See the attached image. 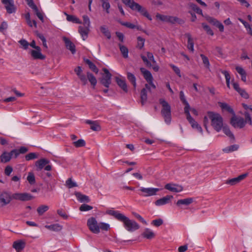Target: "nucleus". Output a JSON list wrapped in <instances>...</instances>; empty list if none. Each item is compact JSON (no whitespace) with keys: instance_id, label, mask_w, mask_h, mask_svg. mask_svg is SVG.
<instances>
[{"instance_id":"2","label":"nucleus","mask_w":252,"mask_h":252,"mask_svg":"<svg viewBox=\"0 0 252 252\" xmlns=\"http://www.w3.org/2000/svg\"><path fill=\"white\" fill-rule=\"evenodd\" d=\"M208 115L211 120V126L217 132L220 131L223 126V119L221 115L212 111L208 112Z\"/></svg>"},{"instance_id":"52","label":"nucleus","mask_w":252,"mask_h":252,"mask_svg":"<svg viewBox=\"0 0 252 252\" xmlns=\"http://www.w3.org/2000/svg\"><path fill=\"white\" fill-rule=\"evenodd\" d=\"M85 141L83 139H79L76 141L73 142V145L75 147H82L85 145Z\"/></svg>"},{"instance_id":"38","label":"nucleus","mask_w":252,"mask_h":252,"mask_svg":"<svg viewBox=\"0 0 252 252\" xmlns=\"http://www.w3.org/2000/svg\"><path fill=\"white\" fill-rule=\"evenodd\" d=\"M120 47V51L124 58H128V50L127 48L123 45L119 44V45Z\"/></svg>"},{"instance_id":"39","label":"nucleus","mask_w":252,"mask_h":252,"mask_svg":"<svg viewBox=\"0 0 252 252\" xmlns=\"http://www.w3.org/2000/svg\"><path fill=\"white\" fill-rule=\"evenodd\" d=\"M141 95V103L142 105H143L147 100V90L146 89H143L140 93Z\"/></svg>"},{"instance_id":"14","label":"nucleus","mask_w":252,"mask_h":252,"mask_svg":"<svg viewBox=\"0 0 252 252\" xmlns=\"http://www.w3.org/2000/svg\"><path fill=\"white\" fill-rule=\"evenodd\" d=\"M173 197L172 195H166L165 196H164L162 198H160V199L157 200V201H156V202H155V204L156 206H162V205L167 204L170 202L171 199H172Z\"/></svg>"},{"instance_id":"7","label":"nucleus","mask_w":252,"mask_h":252,"mask_svg":"<svg viewBox=\"0 0 252 252\" xmlns=\"http://www.w3.org/2000/svg\"><path fill=\"white\" fill-rule=\"evenodd\" d=\"M140 69L145 79L151 85V87L153 89H155L156 87L153 83L154 78L151 73L143 67L140 68Z\"/></svg>"},{"instance_id":"20","label":"nucleus","mask_w":252,"mask_h":252,"mask_svg":"<svg viewBox=\"0 0 252 252\" xmlns=\"http://www.w3.org/2000/svg\"><path fill=\"white\" fill-rule=\"evenodd\" d=\"M187 119L193 128L196 129L198 131L202 133L203 130L201 127L191 116L189 118H187Z\"/></svg>"},{"instance_id":"53","label":"nucleus","mask_w":252,"mask_h":252,"mask_svg":"<svg viewBox=\"0 0 252 252\" xmlns=\"http://www.w3.org/2000/svg\"><path fill=\"white\" fill-rule=\"evenodd\" d=\"M202 26L204 30L207 33L211 35L212 36L214 35V32L211 30L210 27L205 24V23H202Z\"/></svg>"},{"instance_id":"36","label":"nucleus","mask_w":252,"mask_h":252,"mask_svg":"<svg viewBox=\"0 0 252 252\" xmlns=\"http://www.w3.org/2000/svg\"><path fill=\"white\" fill-rule=\"evenodd\" d=\"M101 32L109 39L111 37L110 32L105 26H102L100 27Z\"/></svg>"},{"instance_id":"9","label":"nucleus","mask_w":252,"mask_h":252,"mask_svg":"<svg viewBox=\"0 0 252 252\" xmlns=\"http://www.w3.org/2000/svg\"><path fill=\"white\" fill-rule=\"evenodd\" d=\"M147 57L144 56L143 54L140 55L141 59H142L143 62L148 67H151L152 66L151 62H152L154 64L156 63V61L154 59V55L153 53L147 52L146 53Z\"/></svg>"},{"instance_id":"34","label":"nucleus","mask_w":252,"mask_h":252,"mask_svg":"<svg viewBox=\"0 0 252 252\" xmlns=\"http://www.w3.org/2000/svg\"><path fill=\"white\" fill-rule=\"evenodd\" d=\"M85 62L89 65V68L95 73L98 72V69L96 65L89 59H85Z\"/></svg>"},{"instance_id":"4","label":"nucleus","mask_w":252,"mask_h":252,"mask_svg":"<svg viewBox=\"0 0 252 252\" xmlns=\"http://www.w3.org/2000/svg\"><path fill=\"white\" fill-rule=\"evenodd\" d=\"M87 226L90 230L94 234H98L99 230V223H98L96 219L94 217H91L87 220Z\"/></svg>"},{"instance_id":"51","label":"nucleus","mask_w":252,"mask_h":252,"mask_svg":"<svg viewBox=\"0 0 252 252\" xmlns=\"http://www.w3.org/2000/svg\"><path fill=\"white\" fill-rule=\"evenodd\" d=\"M137 47L141 49L144 46L145 40L144 38L141 37V36H138L137 38Z\"/></svg>"},{"instance_id":"3","label":"nucleus","mask_w":252,"mask_h":252,"mask_svg":"<svg viewBox=\"0 0 252 252\" xmlns=\"http://www.w3.org/2000/svg\"><path fill=\"white\" fill-rule=\"evenodd\" d=\"M159 101L162 106L161 114L164 119V122L167 125H170L171 122V106L164 99L160 98Z\"/></svg>"},{"instance_id":"10","label":"nucleus","mask_w":252,"mask_h":252,"mask_svg":"<svg viewBox=\"0 0 252 252\" xmlns=\"http://www.w3.org/2000/svg\"><path fill=\"white\" fill-rule=\"evenodd\" d=\"M230 123L234 127L242 128L245 125L244 119L242 118H237L235 114L232 117Z\"/></svg>"},{"instance_id":"22","label":"nucleus","mask_w":252,"mask_h":252,"mask_svg":"<svg viewBox=\"0 0 252 252\" xmlns=\"http://www.w3.org/2000/svg\"><path fill=\"white\" fill-rule=\"evenodd\" d=\"M50 161L45 158H42L35 162V166L37 170H41L43 167L49 163Z\"/></svg>"},{"instance_id":"33","label":"nucleus","mask_w":252,"mask_h":252,"mask_svg":"<svg viewBox=\"0 0 252 252\" xmlns=\"http://www.w3.org/2000/svg\"><path fill=\"white\" fill-rule=\"evenodd\" d=\"M219 106L223 110H226L227 111L234 115V112L232 108L229 106L227 103L224 102H219Z\"/></svg>"},{"instance_id":"54","label":"nucleus","mask_w":252,"mask_h":252,"mask_svg":"<svg viewBox=\"0 0 252 252\" xmlns=\"http://www.w3.org/2000/svg\"><path fill=\"white\" fill-rule=\"evenodd\" d=\"M99 227V230L101 229L102 230L108 231L110 229V225L107 223L100 222Z\"/></svg>"},{"instance_id":"44","label":"nucleus","mask_w":252,"mask_h":252,"mask_svg":"<svg viewBox=\"0 0 252 252\" xmlns=\"http://www.w3.org/2000/svg\"><path fill=\"white\" fill-rule=\"evenodd\" d=\"M27 181L31 185H33L35 183V179L34 174L32 172H29L27 178Z\"/></svg>"},{"instance_id":"40","label":"nucleus","mask_w":252,"mask_h":252,"mask_svg":"<svg viewBox=\"0 0 252 252\" xmlns=\"http://www.w3.org/2000/svg\"><path fill=\"white\" fill-rule=\"evenodd\" d=\"M127 78L128 80L131 83L134 88L136 87V78L134 74L130 72L127 73Z\"/></svg>"},{"instance_id":"11","label":"nucleus","mask_w":252,"mask_h":252,"mask_svg":"<svg viewBox=\"0 0 252 252\" xmlns=\"http://www.w3.org/2000/svg\"><path fill=\"white\" fill-rule=\"evenodd\" d=\"M132 10L139 12L142 15L145 16L149 20L151 21L152 20L151 16L149 14L146 9L138 3L135 4V6Z\"/></svg>"},{"instance_id":"31","label":"nucleus","mask_w":252,"mask_h":252,"mask_svg":"<svg viewBox=\"0 0 252 252\" xmlns=\"http://www.w3.org/2000/svg\"><path fill=\"white\" fill-rule=\"evenodd\" d=\"M86 123L91 125V129L94 131H99L101 129L100 126L96 122L87 120Z\"/></svg>"},{"instance_id":"63","label":"nucleus","mask_w":252,"mask_h":252,"mask_svg":"<svg viewBox=\"0 0 252 252\" xmlns=\"http://www.w3.org/2000/svg\"><path fill=\"white\" fill-rule=\"evenodd\" d=\"M170 66L173 69V70H174V71L175 72V73L179 77H181V72H180V69H179V67H178L177 66H176V65L173 64H170Z\"/></svg>"},{"instance_id":"46","label":"nucleus","mask_w":252,"mask_h":252,"mask_svg":"<svg viewBox=\"0 0 252 252\" xmlns=\"http://www.w3.org/2000/svg\"><path fill=\"white\" fill-rule=\"evenodd\" d=\"M123 2L130 7L132 10L135 6V4L137 3L135 2L133 0H122Z\"/></svg>"},{"instance_id":"28","label":"nucleus","mask_w":252,"mask_h":252,"mask_svg":"<svg viewBox=\"0 0 252 252\" xmlns=\"http://www.w3.org/2000/svg\"><path fill=\"white\" fill-rule=\"evenodd\" d=\"M12 156L10 155V152H4L0 156V161L1 162L6 163L9 162Z\"/></svg>"},{"instance_id":"17","label":"nucleus","mask_w":252,"mask_h":252,"mask_svg":"<svg viewBox=\"0 0 252 252\" xmlns=\"http://www.w3.org/2000/svg\"><path fill=\"white\" fill-rule=\"evenodd\" d=\"M63 40L65 43L66 48L69 50L72 54H74L76 52L75 46L71 40L66 37H63Z\"/></svg>"},{"instance_id":"42","label":"nucleus","mask_w":252,"mask_h":252,"mask_svg":"<svg viewBox=\"0 0 252 252\" xmlns=\"http://www.w3.org/2000/svg\"><path fill=\"white\" fill-rule=\"evenodd\" d=\"M49 209V207L47 205H43L39 206L37 209V212L39 216L42 215Z\"/></svg>"},{"instance_id":"45","label":"nucleus","mask_w":252,"mask_h":252,"mask_svg":"<svg viewBox=\"0 0 252 252\" xmlns=\"http://www.w3.org/2000/svg\"><path fill=\"white\" fill-rule=\"evenodd\" d=\"M189 5L190 8H191L196 13L202 15V10L197 5L192 3H190Z\"/></svg>"},{"instance_id":"1","label":"nucleus","mask_w":252,"mask_h":252,"mask_svg":"<svg viewBox=\"0 0 252 252\" xmlns=\"http://www.w3.org/2000/svg\"><path fill=\"white\" fill-rule=\"evenodd\" d=\"M106 213L122 222L125 228L129 232H133L140 228L139 224L135 220H130L118 211L110 209L107 210Z\"/></svg>"},{"instance_id":"62","label":"nucleus","mask_w":252,"mask_h":252,"mask_svg":"<svg viewBox=\"0 0 252 252\" xmlns=\"http://www.w3.org/2000/svg\"><path fill=\"white\" fill-rule=\"evenodd\" d=\"M83 24L84 27H90V21L89 17L87 15H84L83 16Z\"/></svg>"},{"instance_id":"48","label":"nucleus","mask_w":252,"mask_h":252,"mask_svg":"<svg viewBox=\"0 0 252 252\" xmlns=\"http://www.w3.org/2000/svg\"><path fill=\"white\" fill-rule=\"evenodd\" d=\"M33 196L28 193H22L21 201H29L33 198Z\"/></svg>"},{"instance_id":"8","label":"nucleus","mask_w":252,"mask_h":252,"mask_svg":"<svg viewBox=\"0 0 252 252\" xmlns=\"http://www.w3.org/2000/svg\"><path fill=\"white\" fill-rule=\"evenodd\" d=\"M12 199V195L9 192H2L0 194V206L2 207L9 204Z\"/></svg>"},{"instance_id":"59","label":"nucleus","mask_w":252,"mask_h":252,"mask_svg":"<svg viewBox=\"0 0 252 252\" xmlns=\"http://www.w3.org/2000/svg\"><path fill=\"white\" fill-rule=\"evenodd\" d=\"M13 169L10 165H7L4 169V174L7 176H9L13 172Z\"/></svg>"},{"instance_id":"15","label":"nucleus","mask_w":252,"mask_h":252,"mask_svg":"<svg viewBox=\"0 0 252 252\" xmlns=\"http://www.w3.org/2000/svg\"><path fill=\"white\" fill-rule=\"evenodd\" d=\"M31 54L34 59L44 60L45 58V56L41 52V48L40 47H36L35 50H31Z\"/></svg>"},{"instance_id":"57","label":"nucleus","mask_w":252,"mask_h":252,"mask_svg":"<svg viewBox=\"0 0 252 252\" xmlns=\"http://www.w3.org/2000/svg\"><path fill=\"white\" fill-rule=\"evenodd\" d=\"M92 209H93L92 206L87 205V204H83L81 205L79 208V210L81 211H87L91 210Z\"/></svg>"},{"instance_id":"41","label":"nucleus","mask_w":252,"mask_h":252,"mask_svg":"<svg viewBox=\"0 0 252 252\" xmlns=\"http://www.w3.org/2000/svg\"><path fill=\"white\" fill-rule=\"evenodd\" d=\"M239 146L235 144L225 147L222 149V151L225 153H230L237 150Z\"/></svg>"},{"instance_id":"29","label":"nucleus","mask_w":252,"mask_h":252,"mask_svg":"<svg viewBox=\"0 0 252 252\" xmlns=\"http://www.w3.org/2000/svg\"><path fill=\"white\" fill-rule=\"evenodd\" d=\"M64 14L66 16V20L69 22H71L73 23L76 24H81V21L78 19L77 17L74 15H69L66 12H64Z\"/></svg>"},{"instance_id":"49","label":"nucleus","mask_w":252,"mask_h":252,"mask_svg":"<svg viewBox=\"0 0 252 252\" xmlns=\"http://www.w3.org/2000/svg\"><path fill=\"white\" fill-rule=\"evenodd\" d=\"M38 158V155L35 153H30L25 156V159L27 161L34 159Z\"/></svg>"},{"instance_id":"5","label":"nucleus","mask_w":252,"mask_h":252,"mask_svg":"<svg viewBox=\"0 0 252 252\" xmlns=\"http://www.w3.org/2000/svg\"><path fill=\"white\" fill-rule=\"evenodd\" d=\"M102 70L104 72V75L102 76L100 80V83L105 87L109 88L110 84L111 83L112 74L109 72V70L106 68H103Z\"/></svg>"},{"instance_id":"30","label":"nucleus","mask_w":252,"mask_h":252,"mask_svg":"<svg viewBox=\"0 0 252 252\" xmlns=\"http://www.w3.org/2000/svg\"><path fill=\"white\" fill-rule=\"evenodd\" d=\"M25 17L28 25L30 27H32L34 26L35 28L37 27V23L35 20H33L32 21L31 20V15L30 13H26L25 14Z\"/></svg>"},{"instance_id":"18","label":"nucleus","mask_w":252,"mask_h":252,"mask_svg":"<svg viewBox=\"0 0 252 252\" xmlns=\"http://www.w3.org/2000/svg\"><path fill=\"white\" fill-rule=\"evenodd\" d=\"M25 242L22 240L15 241L13 244V247L17 252L22 251L25 248Z\"/></svg>"},{"instance_id":"24","label":"nucleus","mask_w":252,"mask_h":252,"mask_svg":"<svg viewBox=\"0 0 252 252\" xmlns=\"http://www.w3.org/2000/svg\"><path fill=\"white\" fill-rule=\"evenodd\" d=\"M78 32L81 35L83 40H85L87 37L89 32V28L86 27L79 26Z\"/></svg>"},{"instance_id":"43","label":"nucleus","mask_w":252,"mask_h":252,"mask_svg":"<svg viewBox=\"0 0 252 252\" xmlns=\"http://www.w3.org/2000/svg\"><path fill=\"white\" fill-rule=\"evenodd\" d=\"M102 2V8L106 10L107 13H109V9L110 8V4L108 0H100Z\"/></svg>"},{"instance_id":"21","label":"nucleus","mask_w":252,"mask_h":252,"mask_svg":"<svg viewBox=\"0 0 252 252\" xmlns=\"http://www.w3.org/2000/svg\"><path fill=\"white\" fill-rule=\"evenodd\" d=\"M193 198L191 197L180 199L176 202V205L179 207H181L183 205L189 206L193 202Z\"/></svg>"},{"instance_id":"23","label":"nucleus","mask_w":252,"mask_h":252,"mask_svg":"<svg viewBox=\"0 0 252 252\" xmlns=\"http://www.w3.org/2000/svg\"><path fill=\"white\" fill-rule=\"evenodd\" d=\"M75 195L77 199V200L81 202H86L88 203L90 201V199L89 197V196L82 194L81 192H75Z\"/></svg>"},{"instance_id":"27","label":"nucleus","mask_w":252,"mask_h":252,"mask_svg":"<svg viewBox=\"0 0 252 252\" xmlns=\"http://www.w3.org/2000/svg\"><path fill=\"white\" fill-rule=\"evenodd\" d=\"M237 72L241 75V80L246 82L247 80V74L245 70L241 67L237 66L235 68Z\"/></svg>"},{"instance_id":"55","label":"nucleus","mask_w":252,"mask_h":252,"mask_svg":"<svg viewBox=\"0 0 252 252\" xmlns=\"http://www.w3.org/2000/svg\"><path fill=\"white\" fill-rule=\"evenodd\" d=\"M185 105V107L184 108L185 113L186 114L187 118H189L191 117V115L189 113L190 110V106L188 102H186V103H184Z\"/></svg>"},{"instance_id":"26","label":"nucleus","mask_w":252,"mask_h":252,"mask_svg":"<svg viewBox=\"0 0 252 252\" xmlns=\"http://www.w3.org/2000/svg\"><path fill=\"white\" fill-rule=\"evenodd\" d=\"M185 36L188 38V46L187 47L191 52L194 51V42L193 40L190 33H187L185 34Z\"/></svg>"},{"instance_id":"13","label":"nucleus","mask_w":252,"mask_h":252,"mask_svg":"<svg viewBox=\"0 0 252 252\" xmlns=\"http://www.w3.org/2000/svg\"><path fill=\"white\" fill-rule=\"evenodd\" d=\"M248 175V173L243 174L238 176L237 177L226 180L225 183L231 186L235 185L244 180L246 177H247Z\"/></svg>"},{"instance_id":"35","label":"nucleus","mask_w":252,"mask_h":252,"mask_svg":"<svg viewBox=\"0 0 252 252\" xmlns=\"http://www.w3.org/2000/svg\"><path fill=\"white\" fill-rule=\"evenodd\" d=\"M45 228H47L49 230L54 231H59L62 229V226L58 224H54L52 225H46L45 226Z\"/></svg>"},{"instance_id":"58","label":"nucleus","mask_w":252,"mask_h":252,"mask_svg":"<svg viewBox=\"0 0 252 252\" xmlns=\"http://www.w3.org/2000/svg\"><path fill=\"white\" fill-rule=\"evenodd\" d=\"M121 24L122 25L126 26V27L128 28L129 29H135L136 28L138 30L139 29V28L138 27H136V26L135 25H134V24H133L131 23H129V22H121Z\"/></svg>"},{"instance_id":"16","label":"nucleus","mask_w":252,"mask_h":252,"mask_svg":"<svg viewBox=\"0 0 252 252\" xmlns=\"http://www.w3.org/2000/svg\"><path fill=\"white\" fill-rule=\"evenodd\" d=\"M165 189L174 192H179L183 190L182 186L178 185L167 184L165 186Z\"/></svg>"},{"instance_id":"64","label":"nucleus","mask_w":252,"mask_h":252,"mask_svg":"<svg viewBox=\"0 0 252 252\" xmlns=\"http://www.w3.org/2000/svg\"><path fill=\"white\" fill-rule=\"evenodd\" d=\"M26 1L27 4L34 11L37 10V8H38L37 6L34 4L33 0H26Z\"/></svg>"},{"instance_id":"61","label":"nucleus","mask_w":252,"mask_h":252,"mask_svg":"<svg viewBox=\"0 0 252 252\" xmlns=\"http://www.w3.org/2000/svg\"><path fill=\"white\" fill-rule=\"evenodd\" d=\"M133 216L136 218L139 221L145 225H147V222L138 214L135 212H132Z\"/></svg>"},{"instance_id":"37","label":"nucleus","mask_w":252,"mask_h":252,"mask_svg":"<svg viewBox=\"0 0 252 252\" xmlns=\"http://www.w3.org/2000/svg\"><path fill=\"white\" fill-rule=\"evenodd\" d=\"M223 132L230 139L234 140V136L233 134V133L230 131L229 128L226 126H222V129Z\"/></svg>"},{"instance_id":"47","label":"nucleus","mask_w":252,"mask_h":252,"mask_svg":"<svg viewBox=\"0 0 252 252\" xmlns=\"http://www.w3.org/2000/svg\"><path fill=\"white\" fill-rule=\"evenodd\" d=\"M65 185L69 189L77 186L76 183L73 181L71 178H69L66 181Z\"/></svg>"},{"instance_id":"6","label":"nucleus","mask_w":252,"mask_h":252,"mask_svg":"<svg viewBox=\"0 0 252 252\" xmlns=\"http://www.w3.org/2000/svg\"><path fill=\"white\" fill-rule=\"evenodd\" d=\"M159 190V189L158 188H144L142 187L139 189V191H140L142 193L140 194V195L148 197L155 195L157 194V192Z\"/></svg>"},{"instance_id":"60","label":"nucleus","mask_w":252,"mask_h":252,"mask_svg":"<svg viewBox=\"0 0 252 252\" xmlns=\"http://www.w3.org/2000/svg\"><path fill=\"white\" fill-rule=\"evenodd\" d=\"M156 16L157 19H159L161 21L165 22H168V16L167 15H161L159 13H158L157 14Z\"/></svg>"},{"instance_id":"32","label":"nucleus","mask_w":252,"mask_h":252,"mask_svg":"<svg viewBox=\"0 0 252 252\" xmlns=\"http://www.w3.org/2000/svg\"><path fill=\"white\" fill-rule=\"evenodd\" d=\"M87 75L88 80L91 83V85L93 86L94 87L97 83L96 78L92 73H90V72H87Z\"/></svg>"},{"instance_id":"50","label":"nucleus","mask_w":252,"mask_h":252,"mask_svg":"<svg viewBox=\"0 0 252 252\" xmlns=\"http://www.w3.org/2000/svg\"><path fill=\"white\" fill-rule=\"evenodd\" d=\"M200 57L202 59L203 64L207 68H210V63L208 58L203 54H201Z\"/></svg>"},{"instance_id":"19","label":"nucleus","mask_w":252,"mask_h":252,"mask_svg":"<svg viewBox=\"0 0 252 252\" xmlns=\"http://www.w3.org/2000/svg\"><path fill=\"white\" fill-rule=\"evenodd\" d=\"M115 79L118 85L125 93H127L128 91V89L125 79L124 78H121L118 77H116Z\"/></svg>"},{"instance_id":"25","label":"nucleus","mask_w":252,"mask_h":252,"mask_svg":"<svg viewBox=\"0 0 252 252\" xmlns=\"http://www.w3.org/2000/svg\"><path fill=\"white\" fill-rule=\"evenodd\" d=\"M142 236L145 238L151 239L155 237V234L152 230L146 228L144 229V231L142 233Z\"/></svg>"},{"instance_id":"56","label":"nucleus","mask_w":252,"mask_h":252,"mask_svg":"<svg viewBox=\"0 0 252 252\" xmlns=\"http://www.w3.org/2000/svg\"><path fill=\"white\" fill-rule=\"evenodd\" d=\"M163 223V220L161 219H158L153 220L151 224L156 227H158L161 225Z\"/></svg>"},{"instance_id":"12","label":"nucleus","mask_w":252,"mask_h":252,"mask_svg":"<svg viewBox=\"0 0 252 252\" xmlns=\"http://www.w3.org/2000/svg\"><path fill=\"white\" fill-rule=\"evenodd\" d=\"M2 3L5 5L7 12L11 14L15 12V7L13 0H1Z\"/></svg>"}]
</instances>
